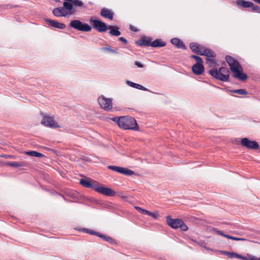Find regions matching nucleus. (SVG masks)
Returning a JSON list of instances; mask_svg holds the SVG:
<instances>
[{
    "instance_id": "55",
    "label": "nucleus",
    "mask_w": 260,
    "mask_h": 260,
    "mask_svg": "<svg viewBox=\"0 0 260 260\" xmlns=\"http://www.w3.org/2000/svg\"><path fill=\"white\" fill-rule=\"evenodd\" d=\"M259 260H260V258H259Z\"/></svg>"
},
{
    "instance_id": "53",
    "label": "nucleus",
    "mask_w": 260,
    "mask_h": 260,
    "mask_svg": "<svg viewBox=\"0 0 260 260\" xmlns=\"http://www.w3.org/2000/svg\"><path fill=\"white\" fill-rule=\"evenodd\" d=\"M55 1L56 2H57V3H60L61 2V1L60 0H56Z\"/></svg>"
},
{
    "instance_id": "35",
    "label": "nucleus",
    "mask_w": 260,
    "mask_h": 260,
    "mask_svg": "<svg viewBox=\"0 0 260 260\" xmlns=\"http://www.w3.org/2000/svg\"><path fill=\"white\" fill-rule=\"evenodd\" d=\"M111 120L115 123L118 125L120 127L121 121V116L120 117H112Z\"/></svg>"
},
{
    "instance_id": "11",
    "label": "nucleus",
    "mask_w": 260,
    "mask_h": 260,
    "mask_svg": "<svg viewBox=\"0 0 260 260\" xmlns=\"http://www.w3.org/2000/svg\"><path fill=\"white\" fill-rule=\"evenodd\" d=\"M151 38L143 36L141 38L135 42V44L137 46L141 47H148L151 46Z\"/></svg>"
},
{
    "instance_id": "8",
    "label": "nucleus",
    "mask_w": 260,
    "mask_h": 260,
    "mask_svg": "<svg viewBox=\"0 0 260 260\" xmlns=\"http://www.w3.org/2000/svg\"><path fill=\"white\" fill-rule=\"evenodd\" d=\"M241 144L249 149L256 150L259 149V145L256 141L250 140L247 138L241 139Z\"/></svg>"
},
{
    "instance_id": "21",
    "label": "nucleus",
    "mask_w": 260,
    "mask_h": 260,
    "mask_svg": "<svg viewBox=\"0 0 260 260\" xmlns=\"http://www.w3.org/2000/svg\"><path fill=\"white\" fill-rule=\"evenodd\" d=\"M108 29H110L109 33L113 36H119L121 35L119 28L115 25H108Z\"/></svg>"
},
{
    "instance_id": "44",
    "label": "nucleus",
    "mask_w": 260,
    "mask_h": 260,
    "mask_svg": "<svg viewBox=\"0 0 260 260\" xmlns=\"http://www.w3.org/2000/svg\"><path fill=\"white\" fill-rule=\"evenodd\" d=\"M135 64L138 68H143V64H142L141 62H140L138 61H136L135 62Z\"/></svg>"
},
{
    "instance_id": "47",
    "label": "nucleus",
    "mask_w": 260,
    "mask_h": 260,
    "mask_svg": "<svg viewBox=\"0 0 260 260\" xmlns=\"http://www.w3.org/2000/svg\"><path fill=\"white\" fill-rule=\"evenodd\" d=\"M247 240L246 239L243 238H238V237H236L235 238V241H247Z\"/></svg>"
},
{
    "instance_id": "17",
    "label": "nucleus",
    "mask_w": 260,
    "mask_h": 260,
    "mask_svg": "<svg viewBox=\"0 0 260 260\" xmlns=\"http://www.w3.org/2000/svg\"><path fill=\"white\" fill-rule=\"evenodd\" d=\"M45 21L48 23L51 27L55 28L63 29L66 28V25L63 23H60L58 21L52 20L50 19L46 18L45 19Z\"/></svg>"
},
{
    "instance_id": "33",
    "label": "nucleus",
    "mask_w": 260,
    "mask_h": 260,
    "mask_svg": "<svg viewBox=\"0 0 260 260\" xmlns=\"http://www.w3.org/2000/svg\"><path fill=\"white\" fill-rule=\"evenodd\" d=\"M134 88L139 89V90H143V91H147L151 92V91L149 89H148L146 88V87H144L143 86H142L140 84H137V83H135V86Z\"/></svg>"
},
{
    "instance_id": "49",
    "label": "nucleus",
    "mask_w": 260,
    "mask_h": 260,
    "mask_svg": "<svg viewBox=\"0 0 260 260\" xmlns=\"http://www.w3.org/2000/svg\"><path fill=\"white\" fill-rule=\"evenodd\" d=\"M230 236H231V235H228V234H224V235H223V237H225V238H228V239H229V238H230Z\"/></svg>"
},
{
    "instance_id": "12",
    "label": "nucleus",
    "mask_w": 260,
    "mask_h": 260,
    "mask_svg": "<svg viewBox=\"0 0 260 260\" xmlns=\"http://www.w3.org/2000/svg\"><path fill=\"white\" fill-rule=\"evenodd\" d=\"M181 221L180 218H173L170 215L166 217L167 224L173 229L179 228V225Z\"/></svg>"
},
{
    "instance_id": "28",
    "label": "nucleus",
    "mask_w": 260,
    "mask_h": 260,
    "mask_svg": "<svg viewBox=\"0 0 260 260\" xmlns=\"http://www.w3.org/2000/svg\"><path fill=\"white\" fill-rule=\"evenodd\" d=\"M25 153L29 156H34L36 157H42L44 156V155L41 153L38 152L36 151H26Z\"/></svg>"
},
{
    "instance_id": "31",
    "label": "nucleus",
    "mask_w": 260,
    "mask_h": 260,
    "mask_svg": "<svg viewBox=\"0 0 260 260\" xmlns=\"http://www.w3.org/2000/svg\"><path fill=\"white\" fill-rule=\"evenodd\" d=\"M207 63L210 67H215L217 64V60L213 58H206Z\"/></svg>"
},
{
    "instance_id": "13",
    "label": "nucleus",
    "mask_w": 260,
    "mask_h": 260,
    "mask_svg": "<svg viewBox=\"0 0 260 260\" xmlns=\"http://www.w3.org/2000/svg\"><path fill=\"white\" fill-rule=\"evenodd\" d=\"M80 184L85 187L91 188L95 191L98 182L89 179H82L80 180Z\"/></svg>"
},
{
    "instance_id": "32",
    "label": "nucleus",
    "mask_w": 260,
    "mask_h": 260,
    "mask_svg": "<svg viewBox=\"0 0 260 260\" xmlns=\"http://www.w3.org/2000/svg\"><path fill=\"white\" fill-rule=\"evenodd\" d=\"M230 92L237 93L241 95H246L248 94L247 91L244 89H239L235 90H229Z\"/></svg>"
},
{
    "instance_id": "2",
    "label": "nucleus",
    "mask_w": 260,
    "mask_h": 260,
    "mask_svg": "<svg viewBox=\"0 0 260 260\" xmlns=\"http://www.w3.org/2000/svg\"><path fill=\"white\" fill-rule=\"evenodd\" d=\"M208 73L216 80L222 82H230L229 71L225 67H221L218 69L214 68L209 70Z\"/></svg>"
},
{
    "instance_id": "46",
    "label": "nucleus",
    "mask_w": 260,
    "mask_h": 260,
    "mask_svg": "<svg viewBox=\"0 0 260 260\" xmlns=\"http://www.w3.org/2000/svg\"><path fill=\"white\" fill-rule=\"evenodd\" d=\"M118 40L125 44L127 43V40L122 37L119 38Z\"/></svg>"
},
{
    "instance_id": "30",
    "label": "nucleus",
    "mask_w": 260,
    "mask_h": 260,
    "mask_svg": "<svg viewBox=\"0 0 260 260\" xmlns=\"http://www.w3.org/2000/svg\"><path fill=\"white\" fill-rule=\"evenodd\" d=\"M101 50L103 51H107L110 53L118 54V52L115 50L112 49L110 46H107L106 47H102L101 48Z\"/></svg>"
},
{
    "instance_id": "19",
    "label": "nucleus",
    "mask_w": 260,
    "mask_h": 260,
    "mask_svg": "<svg viewBox=\"0 0 260 260\" xmlns=\"http://www.w3.org/2000/svg\"><path fill=\"white\" fill-rule=\"evenodd\" d=\"M64 9V8L61 7L54 8L52 11V13L55 16L57 17H66L67 15H69V14H68V11L67 10H66L65 13L63 12Z\"/></svg>"
},
{
    "instance_id": "3",
    "label": "nucleus",
    "mask_w": 260,
    "mask_h": 260,
    "mask_svg": "<svg viewBox=\"0 0 260 260\" xmlns=\"http://www.w3.org/2000/svg\"><path fill=\"white\" fill-rule=\"evenodd\" d=\"M120 128L123 129H131L139 131V126L136 119L131 116H121V121Z\"/></svg>"
},
{
    "instance_id": "42",
    "label": "nucleus",
    "mask_w": 260,
    "mask_h": 260,
    "mask_svg": "<svg viewBox=\"0 0 260 260\" xmlns=\"http://www.w3.org/2000/svg\"><path fill=\"white\" fill-rule=\"evenodd\" d=\"M126 83L129 86H131V87H133V88L134 87L135 84V83L133 82H132L131 81H129V80H126Z\"/></svg>"
},
{
    "instance_id": "29",
    "label": "nucleus",
    "mask_w": 260,
    "mask_h": 260,
    "mask_svg": "<svg viewBox=\"0 0 260 260\" xmlns=\"http://www.w3.org/2000/svg\"><path fill=\"white\" fill-rule=\"evenodd\" d=\"M100 238L102 239L103 240L108 242L109 243L111 244H114L116 243L115 240L112 238V237L107 236L104 234H101V235L100 237Z\"/></svg>"
},
{
    "instance_id": "25",
    "label": "nucleus",
    "mask_w": 260,
    "mask_h": 260,
    "mask_svg": "<svg viewBox=\"0 0 260 260\" xmlns=\"http://www.w3.org/2000/svg\"><path fill=\"white\" fill-rule=\"evenodd\" d=\"M201 54L202 56H205L206 58H215L216 57V54L213 51L208 48H205L203 50V53Z\"/></svg>"
},
{
    "instance_id": "36",
    "label": "nucleus",
    "mask_w": 260,
    "mask_h": 260,
    "mask_svg": "<svg viewBox=\"0 0 260 260\" xmlns=\"http://www.w3.org/2000/svg\"><path fill=\"white\" fill-rule=\"evenodd\" d=\"M251 8L252 11L260 14V7L252 3V6L251 7Z\"/></svg>"
},
{
    "instance_id": "9",
    "label": "nucleus",
    "mask_w": 260,
    "mask_h": 260,
    "mask_svg": "<svg viewBox=\"0 0 260 260\" xmlns=\"http://www.w3.org/2000/svg\"><path fill=\"white\" fill-rule=\"evenodd\" d=\"M41 123L45 126L50 128H59L60 127V125L55 121L54 118L49 115H46L43 116Z\"/></svg>"
},
{
    "instance_id": "38",
    "label": "nucleus",
    "mask_w": 260,
    "mask_h": 260,
    "mask_svg": "<svg viewBox=\"0 0 260 260\" xmlns=\"http://www.w3.org/2000/svg\"><path fill=\"white\" fill-rule=\"evenodd\" d=\"M147 215H148V216H151L154 219H157L158 216H159V214H158V213L157 212H151L150 211H148V212H147Z\"/></svg>"
},
{
    "instance_id": "1",
    "label": "nucleus",
    "mask_w": 260,
    "mask_h": 260,
    "mask_svg": "<svg viewBox=\"0 0 260 260\" xmlns=\"http://www.w3.org/2000/svg\"><path fill=\"white\" fill-rule=\"evenodd\" d=\"M225 59L230 66V70L233 73V77L241 81H245L248 78V76L243 73L242 67L239 62L230 55H226Z\"/></svg>"
},
{
    "instance_id": "18",
    "label": "nucleus",
    "mask_w": 260,
    "mask_h": 260,
    "mask_svg": "<svg viewBox=\"0 0 260 260\" xmlns=\"http://www.w3.org/2000/svg\"><path fill=\"white\" fill-rule=\"evenodd\" d=\"M171 43L174 45L176 48L186 50V47L184 43L180 39L177 38H174L171 40Z\"/></svg>"
},
{
    "instance_id": "54",
    "label": "nucleus",
    "mask_w": 260,
    "mask_h": 260,
    "mask_svg": "<svg viewBox=\"0 0 260 260\" xmlns=\"http://www.w3.org/2000/svg\"><path fill=\"white\" fill-rule=\"evenodd\" d=\"M220 89H223V88H221V87H218Z\"/></svg>"
},
{
    "instance_id": "16",
    "label": "nucleus",
    "mask_w": 260,
    "mask_h": 260,
    "mask_svg": "<svg viewBox=\"0 0 260 260\" xmlns=\"http://www.w3.org/2000/svg\"><path fill=\"white\" fill-rule=\"evenodd\" d=\"M100 15L102 17L109 19V20H113L114 13L112 10L106 8H103L101 10Z\"/></svg>"
},
{
    "instance_id": "26",
    "label": "nucleus",
    "mask_w": 260,
    "mask_h": 260,
    "mask_svg": "<svg viewBox=\"0 0 260 260\" xmlns=\"http://www.w3.org/2000/svg\"><path fill=\"white\" fill-rule=\"evenodd\" d=\"M7 165L10 167H12L13 168H22L26 167L27 164L26 162H17V161H12V162H7Z\"/></svg>"
},
{
    "instance_id": "24",
    "label": "nucleus",
    "mask_w": 260,
    "mask_h": 260,
    "mask_svg": "<svg viewBox=\"0 0 260 260\" xmlns=\"http://www.w3.org/2000/svg\"><path fill=\"white\" fill-rule=\"evenodd\" d=\"M117 173L126 176H131L135 174V172L133 171L128 169L127 168L120 167H119Z\"/></svg>"
},
{
    "instance_id": "14",
    "label": "nucleus",
    "mask_w": 260,
    "mask_h": 260,
    "mask_svg": "<svg viewBox=\"0 0 260 260\" xmlns=\"http://www.w3.org/2000/svg\"><path fill=\"white\" fill-rule=\"evenodd\" d=\"M189 48L191 51L198 55H202L203 50L205 47L204 46L200 45L196 43H190L189 44Z\"/></svg>"
},
{
    "instance_id": "6",
    "label": "nucleus",
    "mask_w": 260,
    "mask_h": 260,
    "mask_svg": "<svg viewBox=\"0 0 260 260\" xmlns=\"http://www.w3.org/2000/svg\"><path fill=\"white\" fill-rule=\"evenodd\" d=\"M69 26L78 31L88 32L91 31L92 28L87 23H83L79 20H72L69 24Z\"/></svg>"
},
{
    "instance_id": "15",
    "label": "nucleus",
    "mask_w": 260,
    "mask_h": 260,
    "mask_svg": "<svg viewBox=\"0 0 260 260\" xmlns=\"http://www.w3.org/2000/svg\"><path fill=\"white\" fill-rule=\"evenodd\" d=\"M204 67L203 63H196L191 67L192 73L196 75H201L204 72Z\"/></svg>"
},
{
    "instance_id": "23",
    "label": "nucleus",
    "mask_w": 260,
    "mask_h": 260,
    "mask_svg": "<svg viewBox=\"0 0 260 260\" xmlns=\"http://www.w3.org/2000/svg\"><path fill=\"white\" fill-rule=\"evenodd\" d=\"M234 257H236L242 260H259V258L251 255H248V257H245L236 252L234 253Z\"/></svg>"
},
{
    "instance_id": "22",
    "label": "nucleus",
    "mask_w": 260,
    "mask_h": 260,
    "mask_svg": "<svg viewBox=\"0 0 260 260\" xmlns=\"http://www.w3.org/2000/svg\"><path fill=\"white\" fill-rule=\"evenodd\" d=\"M151 47L154 48H160L165 47L166 45V43L160 39H155L151 42Z\"/></svg>"
},
{
    "instance_id": "48",
    "label": "nucleus",
    "mask_w": 260,
    "mask_h": 260,
    "mask_svg": "<svg viewBox=\"0 0 260 260\" xmlns=\"http://www.w3.org/2000/svg\"><path fill=\"white\" fill-rule=\"evenodd\" d=\"M118 196H119L120 197H121V198H122V199H126V196H123V195L122 194V193H121V192H120V193H119Z\"/></svg>"
},
{
    "instance_id": "10",
    "label": "nucleus",
    "mask_w": 260,
    "mask_h": 260,
    "mask_svg": "<svg viewBox=\"0 0 260 260\" xmlns=\"http://www.w3.org/2000/svg\"><path fill=\"white\" fill-rule=\"evenodd\" d=\"M95 191L107 197H114L116 194L115 191L112 189L105 186H99L98 183L95 188Z\"/></svg>"
},
{
    "instance_id": "20",
    "label": "nucleus",
    "mask_w": 260,
    "mask_h": 260,
    "mask_svg": "<svg viewBox=\"0 0 260 260\" xmlns=\"http://www.w3.org/2000/svg\"><path fill=\"white\" fill-rule=\"evenodd\" d=\"M237 6L243 8H249L252 6V2L245 1L244 0H237L236 2Z\"/></svg>"
},
{
    "instance_id": "7",
    "label": "nucleus",
    "mask_w": 260,
    "mask_h": 260,
    "mask_svg": "<svg viewBox=\"0 0 260 260\" xmlns=\"http://www.w3.org/2000/svg\"><path fill=\"white\" fill-rule=\"evenodd\" d=\"M98 103L101 108L105 111H110L112 109V99L107 98L103 95L99 97Z\"/></svg>"
},
{
    "instance_id": "41",
    "label": "nucleus",
    "mask_w": 260,
    "mask_h": 260,
    "mask_svg": "<svg viewBox=\"0 0 260 260\" xmlns=\"http://www.w3.org/2000/svg\"><path fill=\"white\" fill-rule=\"evenodd\" d=\"M107 168L109 170H112V171H113L114 172H117L118 168H119V167L115 166H108L107 167Z\"/></svg>"
},
{
    "instance_id": "45",
    "label": "nucleus",
    "mask_w": 260,
    "mask_h": 260,
    "mask_svg": "<svg viewBox=\"0 0 260 260\" xmlns=\"http://www.w3.org/2000/svg\"><path fill=\"white\" fill-rule=\"evenodd\" d=\"M129 29L134 32H137L138 31V29L133 25H130Z\"/></svg>"
},
{
    "instance_id": "43",
    "label": "nucleus",
    "mask_w": 260,
    "mask_h": 260,
    "mask_svg": "<svg viewBox=\"0 0 260 260\" xmlns=\"http://www.w3.org/2000/svg\"><path fill=\"white\" fill-rule=\"evenodd\" d=\"M214 230L215 232H216V233L217 234H218L219 235H221V236H223V235H224V233L222 231H219V230H217V229H214V230Z\"/></svg>"
},
{
    "instance_id": "5",
    "label": "nucleus",
    "mask_w": 260,
    "mask_h": 260,
    "mask_svg": "<svg viewBox=\"0 0 260 260\" xmlns=\"http://www.w3.org/2000/svg\"><path fill=\"white\" fill-rule=\"evenodd\" d=\"M89 22L92 23V27L99 32H104L108 29V25L99 19L91 17Z\"/></svg>"
},
{
    "instance_id": "51",
    "label": "nucleus",
    "mask_w": 260,
    "mask_h": 260,
    "mask_svg": "<svg viewBox=\"0 0 260 260\" xmlns=\"http://www.w3.org/2000/svg\"><path fill=\"white\" fill-rule=\"evenodd\" d=\"M253 1L255 3H257L258 4H260V0H253Z\"/></svg>"
},
{
    "instance_id": "37",
    "label": "nucleus",
    "mask_w": 260,
    "mask_h": 260,
    "mask_svg": "<svg viewBox=\"0 0 260 260\" xmlns=\"http://www.w3.org/2000/svg\"><path fill=\"white\" fill-rule=\"evenodd\" d=\"M190 57L191 58L195 59L197 61V63H203L202 58L199 56L196 55H190Z\"/></svg>"
},
{
    "instance_id": "27",
    "label": "nucleus",
    "mask_w": 260,
    "mask_h": 260,
    "mask_svg": "<svg viewBox=\"0 0 260 260\" xmlns=\"http://www.w3.org/2000/svg\"><path fill=\"white\" fill-rule=\"evenodd\" d=\"M78 230L79 231H81V232L87 233L89 235L96 236L98 237H100V236L101 235V233L96 232V231H93V230L89 229L82 228L81 229H79Z\"/></svg>"
},
{
    "instance_id": "39",
    "label": "nucleus",
    "mask_w": 260,
    "mask_h": 260,
    "mask_svg": "<svg viewBox=\"0 0 260 260\" xmlns=\"http://www.w3.org/2000/svg\"><path fill=\"white\" fill-rule=\"evenodd\" d=\"M222 253L226 255L229 258H234V252H229L226 251H222Z\"/></svg>"
},
{
    "instance_id": "4",
    "label": "nucleus",
    "mask_w": 260,
    "mask_h": 260,
    "mask_svg": "<svg viewBox=\"0 0 260 260\" xmlns=\"http://www.w3.org/2000/svg\"><path fill=\"white\" fill-rule=\"evenodd\" d=\"M64 8L66 10L68 11V14L71 15L76 13V8L85 9L87 8V6L81 0H72L70 4L65 3Z\"/></svg>"
},
{
    "instance_id": "34",
    "label": "nucleus",
    "mask_w": 260,
    "mask_h": 260,
    "mask_svg": "<svg viewBox=\"0 0 260 260\" xmlns=\"http://www.w3.org/2000/svg\"><path fill=\"white\" fill-rule=\"evenodd\" d=\"M179 228H180L182 231H187L188 229V226L185 224L182 219H181V221L179 225Z\"/></svg>"
},
{
    "instance_id": "52",
    "label": "nucleus",
    "mask_w": 260,
    "mask_h": 260,
    "mask_svg": "<svg viewBox=\"0 0 260 260\" xmlns=\"http://www.w3.org/2000/svg\"><path fill=\"white\" fill-rule=\"evenodd\" d=\"M6 158H11L12 156L11 155H5V156Z\"/></svg>"
},
{
    "instance_id": "50",
    "label": "nucleus",
    "mask_w": 260,
    "mask_h": 260,
    "mask_svg": "<svg viewBox=\"0 0 260 260\" xmlns=\"http://www.w3.org/2000/svg\"><path fill=\"white\" fill-rule=\"evenodd\" d=\"M235 238H236V237L230 236V237L229 239H231V240H235Z\"/></svg>"
},
{
    "instance_id": "40",
    "label": "nucleus",
    "mask_w": 260,
    "mask_h": 260,
    "mask_svg": "<svg viewBox=\"0 0 260 260\" xmlns=\"http://www.w3.org/2000/svg\"><path fill=\"white\" fill-rule=\"evenodd\" d=\"M135 209L139 212H140L141 213L143 214H147V212H148V210H146L145 209H142L140 207H135Z\"/></svg>"
}]
</instances>
